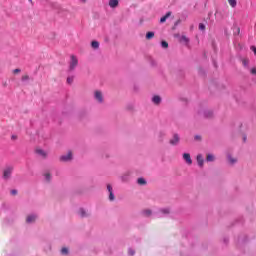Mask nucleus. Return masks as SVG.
Here are the masks:
<instances>
[{"label": "nucleus", "mask_w": 256, "mask_h": 256, "mask_svg": "<svg viewBox=\"0 0 256 256\" xmlns=\"http://www.w3.org/2000/svg\"><path fill=\"white\" fill-rule=\"evenodd\" d=\"M45 178L47 181H50V174H45Z\"/></svg>", "instance_id": "obj_35"}, {"label": "nucleus", "mask_w": 256, "mask_h": 256, "mask_svg": "<svg viewBox=\"0 0 256 256\" xmlns=\"http://www.w3.org/2000/svg\"><path fill=\"white\" fill-rule=\"evenodd\" d=\"M94 98L97 101V103L102 104L103 103V94L101 91L96 90L94 92Z\"/></svg>", "instance_id": "obj_3"}, {"label": "nucleus", "mask_w": 256, "mask_h": 256, "mask_svg": "<svg viewBox=\"0 0 256 256\" xmlns=\"http://www.w3.org/2000/svg\"><path fill=\"white\" fill-rule=\"evenodd\" d=\"M195 140H196V141H201V136H198V135L195 136Z\"/></svg>", "instance_id": "obj_37"}, {"label": "nucleus", "mask_w": 256, "mask_h": 256, "mask_svg": "<svg viewBox=\"0 0 256 256\" xmlns=\"http://www.w3.org/2000/svg\"><path fill=\"white\" fill-rule=\"evenodd\" d=\"M247 139V137L246 136H244V141Z\"/></svg>", "instance_id": "obj_38"}, {"label": "nucleus", "mask_w": 256, "mask_h": 256, "mask_svg": "<svg viewBox=\"0 0 256 256\" xmlns=\"http://www.w3.org/2000/svg\"><path fill=\"white\" fill-rule=\"evenodd\" d=\"M170 16H171V12H167V14H165V16L161 17V20H159V22L165 23L166 19H168Z\"/></svg>", "instance_id": "obj_11"}, {"label": "nucleus", "mask_w": 256, "mask_h": 256, "mask_svg": "<svg viewBox=\"0 0 256 256\" xmlns=\"http://www.w3.org/2000/svg\"><path fill=\"white\" fill-rule=\"evenodd\" d=\"M178 143H179V136L178 134H174V136H172V139L170 140V144L177 145Z\"/></svg>", "instance_id": "obj_6"}, {"label": "nucleus", "mask_w": 256, "mask_h": 256, "mask_svg": "<svg viewBox=\"0 0 256 256\" xmlns=\"http://www.w3.org/2000/svg\"><path fill=\"white\" fill-rule=\"evenodd\" d=\"M250 49H252L254 55H256V46H252V47H250Z\"/></svg>", "instance_id": "obj_33"}, {"label": "nucleus", "mask_w": 256, "mask_h": 256, "mask_svg": "<svg viewBox=\"0 0 256 256\" xmlns=\"http://www.w3.org/2000/svg\"><path fill=\"white\" fill-rule=\"evenodd\" d=\"M61 253L62 255H67L69 253V250L66 247H63Z\"/></svg>", "instance_id": "obj_22"}, {"label": "nucleus", "mask_w": 256, "mask_h": 256, "mask_svg": "<svg viewBox=\"0 0 256 256\" xmlns=\"http://www.w3.org/2000/svg\"><path fill=\"white\" fill-rule=\"evenodd\" d=\"M10 195L16 196L17 195V190H10Z\"/></svg>", "instance_id": "obj_29"}, {"label": "nucleus", "mask_w": 256, "mask_h": 256, "mask_svg": "<svg viewBox=\"0 0 256 256\" xmlns=\"http://www.w3.org/2000/svg\"><path fill=\"white\" fill-rule=\"evenodd\" d=\"M73 82H74V77L73 76H68L67 77V84L71 85V84H73Z\"/></svg>", "instance_id": "obj_17"}, {"label": "nucleus", "mask_w": 256, "mask_h": 256, "mask_svg": "<svg viewBox=\"0 0 256 256\" xmlns=\"http://www.w3.org/2000/svg\"><path fill=\"white\" fill-rule=\"evenodd\" d=\"M79 214H80V216H81L82 218L87 216L84 209H80V210H79Z\"/></svg>", "instance_id": "obj_21"}, {"label": "nucleus", "mask_w": 256, "mask_h": 256, "mask_svg": "<svg viewBox=\"0 0 256 256\" xmlns=\"http://www.w3.org/2000/svg\"><path fill=\"white\" fill-rule=\"evenodd\" d=\"M212 115H213V114H212L211 111L205 112V117H207V118H211Z\"/></svg>", "instance_id": "obj_25"}, {"label": "nucleus", "mask_w": 256, "mask_h": 256, "mask_svg": "<svg viewBox=\"0 0 256 256\" xmlns=\"http://www.w3.org/2000/svg\"><path fill=\"white\" fill-rule=\"evenodd\" d=\"M183 159L184 161H186L187 165H192L193 164V160H191V156L189 153H184L183 154Z\"/></svg>", "instance_id": "obj_5"}, {"label": "nucleus", "mask_w": 256, "mask_h": 256, "mask_svg": "<svg viewBox=\"0 0 256 256\" xmlns=\"http://www.w3.org/2000/svg\"><path fill=\"white\" fill-rule=\"evenodd\" d=\"M12 172H13V168L12 167H8V168L4 169V171H3V179L4 180L11 179Z\"/></svg>", "instance_id": "obj_1"}, {"label": "nucleus", "mask_w": 256, "mask_h": 256, "mask_svg": "<svg viewBox=\"0 0 256 256\" xmlns=\"http://www.w3.org/2000/svg\"><path fill=\"white\" fill-rule=\"evenodd\" d=\"M119 5V1L111 0L109 1V7L116 8Z\"/></svg>", "instance_id": "obj_9"}, {"label": "nucleus", "mask_w": 256, "mask_h": 256, "mask_svg": "<svg viewBox=\"0 0 256 256\" xmlns=\"http://www.w3.org/2000/svg\"><path fill=\"white\" fill-rule=\"evenodd\" d=\"M161 46H162V48H168L169 47V44H168V42L167 41H162L161 42Z\"/></svg>", "instance_id": "obj_20"}, {"label": "nucleus", "mask_w": 256, "mask_h": 256, "mask_svg": "<svg viewBox=\"0 0 256 256\" xmlns=\"http://www.w3.org/2000/svg\"><path fill=\"white\" fill-rule=\"evenodd\" d=\"M62 162H69L73 160V152L68 151L67 154L62 155L61 158H59Z\"/></svg>", "instance_id": "obj_2"}, {"label": "nucleus", "mask_w": 256, "mask_h": 256, "mask_svg": "<svg viewBox=\"0 0 256 256\" xmlns=\"http://www.w3.org/2000/svg\"><path fill=\"white\" fill-rule=\"evenodd\" d=\"M83 2H86V0H83Z\"/></svg>", "instance_id": "obj_40"}, {"label": "nucleus", "mask_w": 256, "mask_h": 256, "mask_svg": "<svg viewBox=\"0 0 256 256\" xmlns=\"http://www.w3.org/2000/svg\"><path fill=\"white\" fill-rule=\"evenodd\" d=\"M206 160H207V161H209V162H212V161H214V160H215V158H214V156H213V155L208 154V155H207Z\"/></svg>", "instance_id": "obj_19"}, {"label": "nucleus", "mask_w": 256, "mask_h": 256, "mask_svg": "<svg viewBox=\"0 0 256 256\" xmlns=\"http://www.w3.org/2000/svg\"><path fill=\"white\" fill-rule=\"evenodd\" d=\"M78 66V59L76 56H71V62H70V70L73 71Z\"/></svg>", "instance_id": "obj_4"}, {"label": "nucleus", "mask_w": 256, "mask_h": 256, "mask_svg": "<svg viewBox=\"0 0 256 256\" xmlns=\"http://www.w3.org/2000/svg\"><path fill=\"white\" fill-rule=\"evenodd\" d=\"M228 3H229V5H230V7H232V8H235L236 5H237L236 0H228Z\"/></svg>", "instance_id": "obj_13"}, {"label": "nucleus", "mask_w": 256, "mask_h": 256, "mask_svg": "<svg viewBox=\"0 0 256 256\" xmlns=\"http://www.w3.org/2000/svg\"><path fill=\"white\" fill-rule=\"evenodd\" d=\"M36 218H37V216H35V215L28 216V217H26V223L31 224L36 221Z\"/></svg>", "instance_id": "obj_8"}, {"label": "nucleus", "mask_w": 256, "mask_h": 256, "mask_svg": "<svg viewBox=\"0 0 256 256\" xmlns=\"http://www.w3.org/2000/svg\"><path fill=\"white\" fill-rule=\"evenodd\" d=\"M91 47L94 48V49H98V48H99V42H97V41H92V42H91Z\"/></svg>", "instance_id": "obj_14"}, {"label": "nucleus", "mask_w": 256, "mask_h": 256, "mask_svg": "<svg viewBox=\"0 0 256 256\" xmlns=\"http://www.w3.org/2000/svg\"><path fill=\"white\" fill-rule=\"evenodd\" d=\"M115 196L113 192H109V201H114Z\"/></svg>", "instance_id": "obj_24"}, {"label": "nucleus", "mask_w": 256, "mask_h": 256, "mask_svg": "<svg viewBox=\"0 0 256 256\" xmlns=\"http://www.w3.org/2000/svg\"><path fill=\"white\" fill-rule=\"evenodd\" d=\"M180 40H182V41H184V42H189V39L186 37V36H182L181 38H180Z\"/></svg>", "instance_id": "obj_27"}, {"label": "nucleus", "mask_w": 256, "mask_h": 256, "mask_svg": "<svg viewBox=\"0 0 256 256\" xmlns=\"http://www.w3.org/2000/svg\"><path fill=\"white\" fill-rule=\"evenodd\" d=\"M30 3H32V0H29Z\"/></svg>", "instance_id": "obj_39"}, {"label": "nucleus", "mask_w": 256, "mask_h": 256, "mask_svg": "<svg viewBox=\"0 0 256 256\" xmlns=\"http://www.w3.org/2000/svg\"><path fill=\"white\" fill-rule=\"evenodd\" d=\"M22 81H26V80H28L29 79V76L28 75H24V76H22Z\"/></svg>", "instance_id": "obj_32"}, {"label": "nucleus", "mask_w": 256, "mask_h": 256, "mask_svg": "<svg viewBox=\"0 0 256 256\" xmlns=\"http://www.w3.org/2000/svg\"><path fill=\"white\" fill-rule=\"evenodd\" d=\"M137 183L140 184V185H146L147 181H145L144 178H138Z\"/></svg>", "instance_id": "obj_15"}, {"label": "nucleus", "mask_w": 256, "mask_h": 256, "mask_svg": "<svg viewBox=\"0 0 256 256\" xmlns=\"http://www.w3.org/2000/svg\"><path fill=\"white\" fill-rule=\"evenodd\" d=\"M154 37V32H147L146 39L151 40Z\"/></svg>", "instance_id": "obj_16"}, {"label": "nucleus", "mask_w": 256, "mask_h": 256, "mask_svg": "<svg viewBox=\"0 0 256 256\" xmlns=\"http://www.w3.org/2000/svg\"><path fill=\"white\" fill-rule=\"evenodd\" d=\"M161 212L163 214H169L170 213L169 209H162Z\"/></svg>", "instance_id": "obj_31"}, {"label": "nucleus", "mask_w": 256, "mask_h": 256, "mask_svg": "<svg viewBox=\"0 0 256 256\" xmlns=\"http://www.w3.org/2000/svg\"><path fill=\"white\" fill-rule=\"evenodd\" d=\"M36 153L41 158H46L47 157V153L43 149H36Z\"/></svg>", "instance_id": "obj_7"}, {"label": "nucleus", "mask_w": 256, "mask_h": 256, "mask_svg": "<svg viewBox=\"0 0 256 256\" xmlns=\"http://www.w3.org/2000/svg\"><path fill=\"white\" fill-rule=\"evenodd\" d=\"M230 165H234L237 162L236 158H232L231 156L228 157Z\"/></svg>", "instance_id": "obj_18"}, {"label": "nucleus", "mask_w": 256, "mask_h": 256, "mask_svg": "<svg viewBox=\"0 0 256 256\" xmlns=\"http://www.w3.org/2000/svg\"><path fill=\"white\" fill-rule=\"evenodd\" d=\"M20 72H21L20 69H14V70H13V74H18V73H20Z\"/></svg>", "instance_id": "obj_34"}, {"label": "nucleus", "mask_w": 256, "mask_h": 256, "mask_svg": "<svg viewBox=\"0 0 256 256\" xmlns=\"http://www.w3.org/2000/svg\"><path fill=\"white\" fill-rule=\"evenodd\" d=\"M196 160L198 161V165H199L200 167H203L204 159H203L202 155H198V156L196 157Z\"/></svg>", "instance_id": "obj_10"}, {"label": "nucleus", "mask_w": 256, "mask_h": 256, "mask_svg": "<svg viewBox=\"0 0 256 256\" xmlns=\"http://www.w3.org/2000/svg\"><path fill=\"white\" fill-rule=\"evenodd\" d=\"M107 189L109 193H113L112 186L110 184L107 185Z\"/></svg>", "instance_id": "obj_30"}, {"label": "nucleus", "mask_w": 256, "mask_h": 256, "mask_svg": "<svg viewBox=\"0 0 256 256\" xmlns=\"http://www.w3.org/2000/svg\"><path fill=\"white\" fill-rule=\"evenodd\" d=\"M144 214H145L146 216H151V215H152V211H151V210H145V211H144Z\"/></svg>", "instance_id": "obj_26"}, {"label": "nucleus", "mask_w": 256, "mask_h": 256, "mask_svg": "<svg viewBox=\"0 0 256 256\" xmlns=\"http://www.w3.org/2000/svg\"><path fill=\"white\" fill-rule=\"evenodd\" d=\"M205 29H206L205 24L200 23V24H199V30H200V31H205Z\"/></svg>", "instance_id": "obj_23"}, {"label": "nucleus", "mask_w": 256, "mask_h": 256, "mask_svg": "<svg viewBox=\"0 0 256 256\" xmlns=\"http://www.w3.org/2000/svg\"><path fill=\"white\" fill-rule=\"evenodd\" d=\"M250 73L252 75H256V67H253L252 69H250Z\"/></svg>", "instance_id": "obj_28"}, {"label": "nucleus", "mask_w": 256, "mask_h": 256, "mask_svg": "<svg viewBox=\"0 0 256 256\" xmlns=\"http://www.w3.org/2000/svg\"><path fill=\"white\" fill-rule=\"evenodd\" d=\"M129 255H130V256L135 255V251H133V250H129Z\"/></svg>", "instance_id": "obj_36"}, {"label": "nucleus", "mask_w": 256, "mask_h": 256, "mask_svg": "<svg viewBox=\"0 0 256 256\" xmlns=\"http://www.w3.org/2000/svg\"><path fill=\"white\" fill-rule=\"evenodd\" d=\"M160 102H161V97H160V96H154V97H153V103H154L155 105H159Z\"/></svg>", "instance_id": "obj_12"}]
</instances>
